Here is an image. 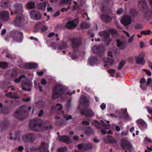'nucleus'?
Instances as JSON below:
<instances>
[{"label":"nucleus","mask_w":152,"mask_h":152,"mask_svg":"<svg viewBox=\"0 0 152 152\" xmlns=\"http://www.w3.org/2000/svg\"><path fill=\"white\" fill-rule=\"evenodd\" d=\"M80 26L81 28H83L86 29L89 28L90 25L88 23H86V22H83L81 24Z\"/></svg>","instance_id":"33"},{"label":"nucleus","mask_w":152,"mask_h":152,"mask_svg":"<svg viewBox=\"0 0 152 152\" xmlns=\"http://www.w3.org/2000/svg\"><path fill=\"white\" fill-rule=\"evenodd\" d=\"M108 32L109 33H115L116 32V31L113 29H110L108 30Z\"/></svg>","instance_id":"57"},{"label":"nucleus","mask_w":152,"mask_h":152,"mask_svg":"<svg viewBox=\"0 0 152 152\" xmlns=\"http://www.w3.org/2000/svg\"><path fill=\"white\" fill-rule=\"evenodd\" d=\"M123 11V9L121 8H120L118 9L117 11V13L118 14L121 15Z\"/></svg>","instance_id":"47"},{"label":"nucleus","mask_w":152,"mask_h":152,"mask_svg":"<svg viewBox=\"0 0 152 152\" xmlns=\"http://www.w3.org/2000/svg\"><path fill=\"white\" fill-rule=\"evenodd\" d=\"M7 96L10 98H19V96L16 95L15 93L10 92L8 93L7 94Z\"/></svg>","instance_id":"29"},{"label":"nucleus","mask_w":152,"mask_h":152,"mask_svg":"<svg viewBox=\"0 0 152 152\" xmlns=\"http://www.w3.org/2000/svg\"><path fill=\"white\" fill-rule=\"evenodd\" d=\"M134 36L135 35L134 34L129 39V42H132L133 41Z\"/></svg>","instance_id":"53"},{"label":"nucleus","mask_w":152,"mask_h":152,"mask_svg":"<svg viewBox=\"0 0 152 152\" xmlns=\"http://www.w3.org/2000/svg\"><path fill=\"white\" fill-rule=\"evenodd\" d=\"M70 40L72 43V45L74 49L77 48L82 43L81 42H79L78 43L77 45H75V43L76 41V39L74 38L70 39Z\"/></svg>","instance_id":"23"},{"label":"nucleus","mask_w":152,"mask_h":152,"mask_svg":"<svg viewBox=\"0 0 152 152\" xmlns=\"http://www.w3.org/2000/svg\"><path fill=\"white\" fill-rule=\"evenodd\" d=\"M126 63V61L124 60H122L119 64V66L118 68V70H120L123 67Z\"/></svg>","instance_id":"40"},{"label":"nucleus","mask_w":152,"mask_h":152,"mask_svg":"<svg viewBox=\"0 0 152 152\" xmlns=\"http://www.w3.org/2000/svg\"><path fill=\"white\" fill-rule=\"evenodd\" d=\"M152 81V79L151 78H149L148 79L147 82L148 85H149Z\"/></svg>","instance_id":"58"},{"label":"nucleus","mask_w":152,"mask_h":152,"mask_svg":"<svg viewBox=\"0 0 152 152\" xmlns=\"http://www.w3.org/2000/svg\"><path fill=\"white\" fill-rule=\"evenodd\" d=\"M127 109H125V112L124 113V115L125 118L127 120H129L131 119V118L129 116L127 113Z\"/></svg>","instance_id":"34"},{"label":"nucleus","mask_w":152,"mask_h":152,"mask_svg":"<svg viewBox=\"0 0 152 152\" xmlns=\"http://www.w3.org/2000/svg\"><path fill=\"white\" fill-rule=\"evenodd\" d=\"M80 104L81 106L85 107L88 106L89 102L88 99L86 96H82L80 98Z\"/></svg>","instance_id":"13"},{"label":"nucleus","mask_w":152,"mask_h":152,"mask_svg":"<svg viewBox=\"0 0 152 152\" xmlns=\"http://www.w3.org/2000/svg\"><path fill=\"white\" fill-rule=\"evenodd\" d=\"M137 122L140 128L142 130H144L147 127L146 123L142 120L139 119L137 120Z\"/></svg>","instance_id":"18"},{"label":"nucleus","mask_w":152,"mask_h":152,"mask_svg":"<svg viewBox=\"0 0 152 152\" xmlns=\"http://www.w3.org/2000/svg\"><path fill=\"white\" fill-rule=\"evenodd\" d=\"M121 22L123 24L126 26L131 24L132 22V20L130 17L126 15L122 18L121 20Z\"/></svg>","instance_id":"15"},{"label":"nucleus","mask_w":152,"mask_h":152,"mask_svg":"<svg viewBox=\"0 0 152 152\" xmlns=\"http://www.w3.org/2000/svg\"><path fill=\"white\" fill-rule=\"evenodd\" d=\"M9 18V15L6 11H2L0 12V19L2 21L6 22L8 21Z\"/></svg>","instance_id":"12"},{"label":"nucleus","mask_w":152,"mask_h":152,"mask_svg":"<svg viewBox=\"0 0 152 152\" xmlns=\"http://www.w3.org/2000/svg\"><path fill=\"white\" fill-rule=\"evenodd\" d=\"M26 6L27 8L31 9L34 8V4L33 2L30 1L27 3Z\"/></svg>","instance_id":"32"},{"label":"nucleus","mask_w":152,"mask_h":152,"mask_svg":"<svg viewBox=\"0 0 152 152\" xmlns=\"http://www.w3.org/2000/svg\"><path fill=\"white\" fill-rule=\"evenodd\" d=\"M55 35V33L54 32H51L48 35V37H51Z\"/></svg>","instance_id":"64"},{"label":"nucleus","mask_w":152,"mask_h":152,"mask_svg":"<svg viewBox=\"0 0 152 152\" xmlns=\"http://www.w3.org/2000/svg\"><path fill=\"white\" fill-rule=\"evenodd\" d=\"M48 27L46 26H43L41 28V31L42 32H44L47 30Z\"/></svg>","instance_id":"48"},{"label":"nucleus","mask_w":152,"mask_h":152,"mask_svg":"<svg viewBox=\"0 0 152 152\" xmlns=\"http://www.w3.org/2000/svg\"><path fill=\"white\" fill-rule=\"evenodd\" d=\"M101 121L102 122V124L104 125H107V129H108L109 128L110 126L108 125L110 122L109 121H106L105 120H101Z\"/></svg>","instance_id":"35"},{"label":"nucleus","mask_w":152,"mask_h":152,"mask_svg":"<svg viewBox=\"0 0 152 152\" xmlns=\"http://www.w3.org/2000/svg\"><path fill=\"white\" fill-rule=\"evenodd\" d=\"M104 62L106 63V64L104 65V67H106L107 65H111L113 63V61L111 58H107L105 60H104Z\"/></svg>","instance_id":"25"},{"label":"nucleus","mask_w":152,"mask_h":152,"mask_svg":"<svg viewBox=\"0 0 152 152\" xmlns=\"http://www.w3.org/2000/svg\"><path fill=\"white\" fill-rule=\"evenodd\" d=\"M25 107H21L17 110L14 114V116L15 118L18 119H21L24 113L25 112Z\"/></svg>","instance_id":"6"},{"label":"nucleus","mask_w":152,"mask_h":152,"mask_svg":"<svg viewBox=\"0 0 152 152\" xmlns=\"http://www.w3.org/2000/svg\"><path fill=\"white\" fill-rule=\"evenodd\" d=\"M139 5L140 6L142 5V7H144L146 6L147 3L144 0H142L140 2Z\"/></svg>","instance_id":"42"},{"label":"nucleus","mask_w":152,"mask_h":152,"mask_svg":"<svg viewBox=\"0 0 152 152\" xmlns=\"http://www.w3.org/2000/svg\"><path fill=\"white\" fill-rule=\"evenodd\" d=\"M64 118L66 120H68L72 118V117L70 115H69L67 117L64 116Z\"/></svg>","instance_id":"61"},{"label":"nucleus","mask_w":152,"mask_h":152,"mask_svg":"<svg viewBox=\"0 0 152 152\" xmlns=\"http://www.w3.org/2000/svg\"><path fill=\"white\" fill-rule=\"evenodd\" d=\"M103 19L105 22H108L110 21L112 18L109 16L106 15L104 17Z\"/></svg>","instance_id":"41"},{"label":"nucleus","mask_w":152,"mask_h":152,"mask_svg":"<svg viewBox=\"0 0 152 152\" xmlns=\"http://www.w3.org/2000/svg\"><path fill=\"white\" fill-rule=\"evenodd\" d=\"M143 70L145 71L146 74L149 76H150L151 75V72L149 71L148 70L146 69H143Z\"/></svg>","instance_id":"51"},{"label":"nucleus","mask_w":152,"mask_h":152,"mask_svg":"<svg viewBox=\"0 0 152 152\" xmlns=\"http://www.w3.org/2000/svg\"><path fill=\"white\" fill-rule=\"evenodd\" d=\"M147 110L148 113L151 114H152V107H147Z\"/></svg>","instance_id":"49"},{"label":"nucleus","mask_w":152,"mask_h":152,"mask_svg":"<svg viewBox=\"0 0 152 152\" xmlns=\"http://www.w3.org/2000/svg\"><path fill=\"white\" fill-rule=\"evenodd\" d=\"M45 71V70H41L39 72H37V74L38 75H41L43 74Z\"/></svg>","instance_id":"54"},{"label":"nucleus","mask_w":152,"mask_h":152,"mask_svg":"<svg viewBox=\"0 0 152 152\" xmlns=\"http://www.w3.org/2000/svg\"><path fill=\"white\" fill-rule=\"evenodd\" d=\"M43 112L42 110H41L39 112V113L38 114V115L39 117H41L43 115Z\"/></svg>","instance_id":"63"},{"label":"nucleus","mask_w":152,"mask_h":152,"mask_svg":"<svg viewBox=\"0 0 152 152\" xmlns=\"http://www.w3.org/2000/svg\"><path fill=\"white\" fill-rule=\"evenodd\" d=\"M25 78V80L22 81V86H23L22 89L23 90L30 91L31 88L32 86V84L31 82L25 78V76L24 75L20 76L18 78L15 80V81L16 83H19L22 78Z\"/></svg>","instance_id":"2"},{"label":"nucleus","mask_w":152,"mask_h":152,"mask_svg":"<svg viewBox=\"0 0 152 152\" xmlns=\"http://www.w3.org/2000/svg\"><path fill=\"white\" fill-rule=\"evenodd\" d=\"M67 150L66 148L65 147H63L60 149H59L58 151L59 152H64L65 151H66Z\"/></svg>","instance_id":"46"},{"label":"nucleus","mask_w":152,"mask_h":152,"mask_svg":"<svg viewBox=\"0 0 152 152\" xmlns=\"http://www.w3.org/2000/svg\"><path fill=\"white\" fill-rule=\"evenodd\" d=\"M85 115L87 116L92 117L94 115V113L91 110L89 109L87 112L85 113Z\"/></svg>","instance_id":"30"},{"label":"nucleus","mask_w":152,"mask_h":152,"mask_svg":"<svg viewBox=\"0 0 152 152\" xmlns=\"http://www.w3.org/2000/svg\"><path fill=\"white\" fill-rule=\"evenodd\" d=\"M9 3V0H2L0 3V6L2 7H7Z\"/></svg>","instance_id":"27"},{"label":"nucleus","mask_w":152,"mask_h":152,"mask_svg":"<svg viewBox=\"0 0 152 152\" xmlns=\"http://www.w3.org/2000/svg\"><path fill=\"white\" fill-rule=\"evenodd\" d=\"M145 61L144 60V59L138 57H137L136 62L137 64H140L142 65H143L145 64Z\"/></svg>","instance_id":"31"},{"label":"nucleus","mask_w":152,"mask_h":152,"mask_svg":"<svg viewBox=\"0 0 152 152\" xmlns=\"http://www.w3.org/2000/svg\"><path fill=\"white\" fill-rule=\"evenodd\" d=\"M145 140L147 142H152V141L150 139L147 137L145 138Z\"/></svg>","instance_id":"56"},{"label":"nucleus","mask_w":152,"mask_h":152,"mask_svg":"<svg viewBox=\"0 0 152 152\" xmlns=\"http://www.w3.org/2000/svg\"><path fill=\"white\" fill-rule=\"evenodd\" d=\"M68 45L65 42L62 41L58 45L57 48L58 49H64L67 48Z\"/></svg>","instance_id":"21"},{"label":"nucleus","mask_w":152,"mask_h":152,"mask_svg":"<svg viewBox=\"0 0 152 152\" xmlns=\"http://www.w3.org/2000/svg\"><path fill=\"white\" fill-rule=\"evenodd\" d=\"M38 65V64L35 63H29L26 64L25 67L27 68L31 69L36 68Z\"/></svg>","instance_id":"20"},{"label":"nucleus","mask_w":152,"mask_h":152,"mask_svg":"<svg viewBox=\"0 0 152 152\" xmlns=\"http://www.w3.org/2000/svg\"><path fill=\"white\" fill-rule=\"evenodd\" d=\"M14 23L16 26H20L25 23V20L23 15L17 16L14 20Z\"/></svg>","instance_id":"5"},{"label":"nucleus","mask_w":152,"mask_h":152,"mask_svg":"<svg viewBox=\"0 0 152 152\" xmlns=\"http://www.w3.org/2000/svg\"><path fill=\"white\" fill-rule=\"evenodd\" d=\"M53 11L52 8L51 7L49 4H48L47 5V11L48 12H52Z\"/></svg>","instance_id":"50"},{"label":"nucleus","mask_w":152,"mask_h":152,"mask_svg":"<svg viewBox=\"0 0 152 152\" xmlns=\"http://www.w3.org/2000/svg\"><path fill=\"white\" fill-rule=\"evenodd\" d=\"M92 50L94 53H96L99 50V48L98 46L95 45L92 48Z\"/></svg>","instance_id":"36"},{"label":"nucleus","mask_w":152,"mask_h":152,"mask_svg":"<svg viewBox=\"0 0 152 152\" xmlns=\"http://www.w3.org/2000/svg\"><path fill=\"white\" fill-rule=\"evenodd\" d=\"M31 18L35 20H39L41 18L40 13L35 10H32L30 12Z\"/></svg>","instance_id":"14"},{"label":"nucleus","mask_w":152,"mask_h":152,"mask_svg":"<svg viewBox=\"0 0 152 152\" xmlns=\"http://www.w3.org/2000/svg\"><path fill=\"white\" fill-rule=\"evenodd\" d=\"M62 108V106L61 104L57 103L56 106L53 107L52 109L56 111L61 110Z\"/></svg>","instance_id":"28"},{"label":"nucleus","mask_w":152,"mask_h":152,"mask_svg":"<svg viewBox=\"0 0 152 152\" xmlns=\"http://www.w3.org/2000/svg\"><path fill=\"white\" fill-rule=\"evenodd\" d=\"M59 140L61 141L66 143L70 142V140L69 137L66 136H62L59 138Z\"/></svg>","instance_id":"24"},{"label":"nucleus","mask_w":152,"mask_h":152,"mask_svg":"<svg viewBox=\"0 0 152 152\" xmlns=\"http://www.w3.org/2000/svg\"><path fill=\"white\" fill-rule=\"evenodd\" d=\"M78 23V20L77 19L72 21L68 22L66 25V27L68 29H72L75 28Z\"/></svg>","instance_id":"10"},{"label":"nucleus","mask_w":152,"mask_h":152,"mask_svg":"<svg viewBox=\"0 0 152 152\" xmlns=\"http://www.w3.org/2000/svg\"><path fill=\"white\" fill-rule=\"evenodd\" d=\"M145 52H142L140 53L139 55L137 57L144 59V58L145 56Z\"/></svg>","instance_id":"45"},{"label":"nucleus","mask_w":152,"mask_h":152,"mask_svg":"<svg viewBox=\"0 0 152 152\" xmlns=\"http://www.w3.org/2000/svg\"><path fill=\"white\" fill-rule=\"evenodd\" d=\"M77 147L79 150H83L85 151H87L91 149L93 146L90 143H84L78 144L77 145Z\"/></svg>","instance_id":"8"},{"label":"nucleus","mask_w":152,"mask_h":152,"mask_svg":"<svg viewBox=\"0 0 152 152\" xmlns=\"http://www.w3.org/2000/svg\"><path fill=\"white\" fill-rule=\"evenodd\" d=\"M82 123L83 124L88 125L89 124V123L87 121H82Z\"/></svg>","instance_id":"60"},{"label":"nucleus","mask_w":152,"mask_h":152,"mask_svg":"<svg viewBox=\"0 0 152 152\" xmlns=\"http://www.w3.org/2000/svg\"><path fill=\"white\" fill-rule=\"evenodd\" d=\"M12 37L15 41L18 42H20L22 41L23 34L22 33L18 31H13L12 32Z\"/></svg>","instance_id":"3"},{"label":"nucleus","mask_w":152,"mask_h":152,"mask_svg":"<svg viewBox=\"0 0 152 152\" xmlns=\"http://www.w3.org/2000/svg\"><path fill=\"white\" fill-rule=\"evenodd\" d=\"M38 121L36 120H33L30 123V129L35 131H39L40 130V126L38 125Z\"/></svg>","instance_id":"7"},{"label":"nucleus","mask_w":152,"mask_h":152,"mask_svg":"<svg viewBox=\"0 0 152 152\" xmlns=\"http://www.w3.org/2000/svg\"><path fill=\"white\" fill-rule=\"evenodd\" d=\"M48 146L46 145L44 142H42L39 146L38 149L40 151V152H48Z\"/></svg>","instance_id":"17"},{"label":"nucleus","mask_w":152,"mask_h":152,"mask_svg":"<svg viewBox=\"0 0 152 152\" xmlns=\"http://www.w3.org/2000/svg\"><path fill=\"white\" fill-rule=\"evenodd\" d=\"M48 1H46L44 3H40L38 5L39 8L42 10H44L45 9L46 6L48 5Z\"/></svg>","instance_id":"26"},{"label":"nucleus","mask_w":152,"mask_h":152,"mask_svg":"<svg viewBox=\"0 0 152 152\" xmlns=\"http://www.w3.org/2000/svg\"><path fill=\"white\" fill-rule=\"evenodd\" d=\"M92 123L96 127L98 128H100V127L99 126L100 124L96 120L94 121H92Z\"/></svg>","instance_id":"38"},{"label":"nucleus","mask_w":152,"mask_h":152,"mask_svg":"<svg viewBox=\"0 0 152 152\" xmlns=\"http://www.w3.org/2000/svg\"><path fill=\"white\" fill-rule=\"evenodd\" d=\"M67 89L66 86L62 84L56 85L53 90L52 96L53 99H56L60 96Z\"/></svg>","instance_id":"1"},{"label":"nucleus","mask_w":152,"mask_h":152,"mask_svg":"<svg viewBox=\"0 0 152 152\" xmlns=\"http://www.w3.org/2000/svg\"><path fill=\"white\" fill-rule=\"evenodd\" d=\"M99 35L100 37H101L105 41L107 45H109L111 41V39L110 38V35L108 32L105 31L100 32Z\"/></svg>","instance_id":"4"},{"label":"nucleus","mask_w":152,"mask_h":152,"mask_svg":"<svg viewBox=\"0 0 152 152\" xmlns=\"http://www.w3.org/2000/svg\"><path fill=\"white\" fill-rule=\"evenodd\" d=\"M108 72L110 74V75L112 76H114V74L115 72V71L114 69H109L108 70Z\"/></svg>","instance_id":"44"},{"label":"nucleus","mask_w":152,"mask_h":152,"mask_svg":"<svg viewBox=\"0 0 152 152\" xmlns=\"http://www.w3.org/2000/svg\"><path fill=\"white\" fill-rule=\"evenodd\" d=\"M46 83V80L44 79H42L41 82V83L43 85L45 84Z\"/></svg>","instance_id":"62"},{"label":"nucleus","mask_w":152,"mask_h":152,"mask_svg":"<svg viewBox=\"0 0 152 152\" xmlns=\"http://www.w3.org/2000/svg\"><path fill=\"white\" fill-rule=\"evenodd\" d=\"M8 66L7 64L4 62H0V67L2 68H5Z\"/></svg>","instance_id":"37"},{"label":"nucleus","mask_w":152,"mask_h":152,"mask_svg":"<svg viewBox=\"0 0 152 152\" xmlns=\"http://www.w3.org/2000/svg\"><path fill=\"white\" fill-rule=\"evenodd\" d=\"M121 145L124 148L129 150H131L132 147L129 142L124 139L122 140Z\"/></svg>","instance_id":"16"},{"label":"nucleus","mask_w":152,"mask_h":152,"mask_svg":"<svg viewBox=\"0 0 152 152\" xmlns=\"http://www.w3.org/2000/svg\"><path fill=\"white\" fill-rule=\"evenodd\" d=\"M22 138L25 142H32L36 139V136L33 134H28L24 135Z\"/></svg>","instance_id":"9"},{"label":"nucleus","mask_w":152,"mask_h":152,"mask_svg":"<svg viewBox=\"0 0 152 152\" xmlns=\"http://www.w3.org/2000/svg\"><path fill=\"white\" fill-rule=\"evenodd\" d=\"M104 139L106 143H116V142L115 139L110 136L104 137Z\"/></svg>","instance_id":"22"},{"label":"nucleus","mask_w":152,"mask_h":152,"mask_svg":"<svg viewBox=\"0 0 152 152\" xmlns=\"http://www.w3.org/2000/svg\"><path fill=\"white\" fill-rule=\"evenodd\" d=\"M100 108H101L102 110H104V109L106 107V104L104 103H102L101 105H100Z\"/></svg>","instance_id":"52"},{"label":"nucleus","mask_w":152,"mask_h":152,"mask_svg":"<svg viewBox=\"0 0 152 152\" xmlns=\"http://www.w3.org/2000/svg\"><path fill=\"white\" fill-rule=\"evenodd\" d=\"M23 5L20 3H15L13 7V11L15 13H17L22 11L23 9Z\"/></svg>","instance_id":"11"},{"label":"nucleus","mask_w":152,"mask_h":152,"mask_svg":"<svg viewBox=\"0 0 152 152\" xmlns=\"http://www.w3.org/2000/svg\"><path fill=\"white\" fill-rule=\"evenodd\" d=\"M96 59L94 57H92L88 59V61L89 63H90V64L92 65V63L96 61Z\"/></svg>","instance_id":"39"},{"label":"nucleus","mask_w":152,"mask_h":152,"mask_svg":"<svg viewBox=\"0 0 152 152\" xmlns=\"http://www.w3.org/2000/svg\"><path fill=\"white\" fill-rule=\"evenodd\" d=\"M59 15V11H58L56 12L55 14L53 15V16L54 17H56L58 16Z\"/></svg>","instance_id":"59"},{"label":"nucleus","mask_w":152,"mask_h":152,"mask_svg":"<svg viewBox=\"0 0 152 152\" xmlns=\"http://www.w3.org/2000/svg\"><path fill=\"white\" fill-rule=\"evenodd\" d=\"M117 45L119 49H124L125 48L126 45L124 42L118 40H117Z\"/></svg>","instance_id":"19"},{"label":"nucleus","mask_w":152,"mask_h":152,"mask_svg":"<svg viewBox=\"0 0 152 152\" xmlns=\"http://www.w3.org/2000/svg\"><path fill=\"white\" fill-rule=\"evenodd\" d=\"M128 134V132L127 131H126L122 132L121 133V134L122 135L126 136Z\"/></svg>","instance_id":"55"},{"label":"nucleus","mask_w":152,"mask_h":152,"mask_svg":"<svg viewBox=\"0 0 152 152\" xmlns=\"http://www.w3.org/2000/svg\"><path fill=\"white\" fill-rule=\"evenodd\" d=\"M151 32L150 30H148L146 31H142L141 32V34L145 35L150 34Z\"/></svg>","instance_id":"43"}]
</instances>
